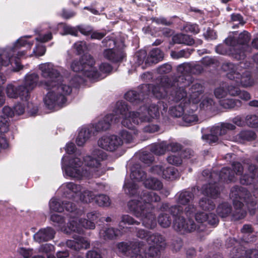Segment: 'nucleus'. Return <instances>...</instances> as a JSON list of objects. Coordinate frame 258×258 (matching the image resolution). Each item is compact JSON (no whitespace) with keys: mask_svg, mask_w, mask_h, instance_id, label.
<instances>
[{"mask_svg":"<svg viewBox=\"0 0 258 258\" xmlns=\"http://www.w3.org/2000/svg\"><path fill=\"white\" fill-rule=\"evenodd\" d=\"M41 76L45 80L39 85L49 90L43 99L46 106L50 109H57L67 101L66 96L72 92V87L68 82L62 81V77L57 67L50 62L39 65Z\"/></svg>","mask_w":258,"mask_h":258,"instance_id":"1","label":"nucleus"},{"mask_svg":"<svg viewBox=\"0 0 258 258\" xmlns=\"http://www.w3.org/2000/svg\"><path fill=\"white\" fill-rule=\"evenodd\" d=\"M105 153L99 150L94 151L91 155L84 158L85 166L88 170L81 168L82 162L78 157L72 158L64 156L61 160L62 169L65 175L70 178L81 179L84 177H90L91 175L99 176L103 174L105 169L102 167L101 161L106 158Z\"/></svg>","mask_w":258,"mask_h":258,"instance_id":"2","label":"nucleus"},{"mask_svg":"<svg viewBox=\"0 0 258 258\" xmlns=\"http://www.w3.org/2000/svg\"><path fill=\"white\" fill-rule=\"evenodd\" d=\"M163 107V110L166 111L167 105L161 102L157 105L152 104L148 108L145 106L141 107L137 111H129L127 105L123 103L118 105L119 112L124 115L121 121L124 126L134 130L135 125L143 122H151L159 116V108Z\"/></svg>","mask_w":258,"mask_h":258,"instance_id":"3","label":"nucleus"},{"mask_svg":"<svg viewBox=\"0 0 258 258\" xmlns=\"http://www.w3.org/2000/svg\"><path fill=\"white\" fill-rule=\"evenodd\" d=\"M160 197L154 192L144 193L140 197H136L128 203V207L136 217L140 218L144 226L153 228L156 225L155 215L151 212V203L160 200Z\"/></svg>","mask_w":258,"mask_h":258,"instance_id":"4","label":"nucleus"},{"mask_svg":"<svg viewBox=\"0 0 258 258\" xmlns=\"http://www.w3.org/2000/svg\"><path fill=\"white\" fill-rule=\"evenodd\" d=\"M29 37H21L15 43L13 46L0 49V70L9 64H11L12 70L15 72L22 68L18 59L22 58L26 54L25 50L22 48L26 47V49H30L33 45V42L27 40ZM6 81V77L0 73V86L4 84Z\"/></svg>","mask_w":258,"mask_h":258,"instance_id":"5","label":"nucleus"},{"mask_svg":"<svg viewBox=\"0 0 258 258\" xmlns=\"http://www.w3.org/2000/svg\"><path fill=\"white\" fill-rule=\"evenodd\" d=\"M64 208L71 213L69 215V222L67 226L63 225L64 220L62 217L57 214H53L50 219L53 222L56 223L60 227L61 231L67 233L72 231L81 233L83 231V228L93 229L95 228L94 222L91 221H86L80 218L83 212L80 210L76 209L75 206L72 203H66Z\"/></svg>","mask_w":258,"mask_h":258,"instance_id":"6","label":"nucleus"},{"mask_svg":"<svg viewBox=\"0 0 258 258\" xmlns=\"http://www.w3.org/2000/svg\"><path fill=\"white\" fill-rule=\"evenodd\" d=\"M191 70L189 63H183L177 68V71L182 75L179 77L178 82L179 83V88L172 94L173 100L177 104L169 109L170 114L175 117H180L183 114V106L187 103V94L185 87L188 86L191 82V77L188 74Z\"/></svg>","mask_w":258,"mask_h":258,"instance_id":"7","label":"nucleus"},{"mask_svg":"<svg viewBox=\"0 0 258 258\" xmlns=\"http://www.w3.org/2000/svg\"><path fill=\"white\" fill-rule=\"evenodd\" d=\"M94 64L93 57L90 55L86 54L81 60H74L71 64V68L74 72H79L94 81L102 79L104 78L101 77L102 74H107L112 71V67L109 63H102L99 67V72L94 67Z\"/></svg>","mask_w":258,"mask_h":258,"instance_id":"8","label":"nucleus"},{"mask_svg":"<svg viewBox=\"0 0 258 258\" xmlns=\"http://www.w3.org/2000/svg\"><path fill=\"white\" fill-rule=\"evenodd\" d=\"M223 69L227 72V77L230 80H235L237 85L247 87L254 84L253 80L251 78L248 72L245 71L240 75L236 71L237 68L233 64L229 63L223 65Z\"/></svg>","mask_w":258,"mask_h":258,"instance_id":"9","label":"nucleus"},{"mask_svg":"<svg viewBox=\"0 0 258 258\" xmlns=\"http://www.w3.org/2000/svg\"><path fill=\"white\" fill-rule=\"evenodd\" d=\"M177 206L172 207L169 209V211L173 216L180 214L183 209L181 205L184 206V213L187 217H190L196 210L192 205L189 204L187 206L186 204L192 199V195L191 192L188 191H182L177 196Z\"/></svg>","mask_w":258,"mask_h":258,"instance_id":"10","label":"nucleus"},{"mask_svg":"<svg viewBox=\"0 0 258 258\" xmlns=\"http://www.w3.org/2000/svg\"><path fill=\"white\" fill-rule=\"evenodd\" d=\"M121 103H123L118 102L116 104V107L114 110V113L107 115L102 120L99 121L97 123L93 124L89 127L90 130H92V133L93 134H95V132L108 129L111 124L118 121L119 115H121L122 119H123L124 115H123L119 112L118 109V105Z\"/></svg>","mask_w":258,"mask_h":258,"instance_id":"11","label":"nucleus"},{"mask_svg":"<svg viewBox=\"0 0 258 258\" xmlns=\"http://www.w3.org/2000/svg\"><path fill=\"white\" fill-rule=\"evenodd\" d=\"M145 176L144 171L142 169L132 170L130 179L125 181L123 186L124 192L130 195L136 194L138 187L136 182L143 180Z\"/></svg>","mask_w":258,"mask_h":258,"instance_id":"12","label":"nucleus"},{"mask_svg":"<svg viewBox=\"0 0 258 258\" xmlns=\"http://www.w3.org/2000/svg\"><path fill=\"white\" fill-rule=\"evenodd\" d=\"M147 242L150 245L148 251L145 252L144 258H154L158 255L160 250L164 247L165 243L163 238L160 235H153L147 239Z\"/></svg>","mask_w":258,"mask_h":258,"instance_id":"13","label":"nucleus"},{"mask_svg":"<svg viewBox=\"0 0 258 258\" xmlns=\"http://www.w3.org/2000/svg\"><path fill=\"white\" fill-rule=\"evenodd\" d=\"M172 85L168 78H162L161 84L159 85L153 86L152 85H145V89H148L150 92L152 91V94L157 98H163L166 96L167 92L170 90Z\"/></svg>","mask_w":258,"mask_h":258,"instance_id":"14","label":"nucleus"},{"mask_svg":"<svg viewBox=\"0 0 258 258\" xmlns=\"http://www.w3.org/2000/svg\"><path fill=\"white\" fill-rule=\"evenodd\" d=\"M235 126L230 123H223L220 126H214L211 129V133L203 136V139L210 144L215 143L218 141V136L223 135L228 130H233Z\"/></svg>","mask_w":258,"mask_h":258,"instance_id":"15","label":"nucleus"},{"mask_svg":"<svg viewBox=\"0 0 258 258\" xmlns=\"http://www.w3.org/2000/svg\"><path fill=\"white\" fill-rule=\"evenodd\" d=\"M98 145L100 148L111 152L120 147L122 145V141L115 135L104 136L99 139Z\"/></svg>","mask_w":258,"mask_h":258,"instance_id":"16","label":"nucleus"},{"mask_svg":"<svg viewBox=\"0 0 258 258\" xmlns=\"http://www.w3.org/2000/svg\"><path fill=\"white\" fill-rule=\"evenodd\" d=\"M5 92L8 98L11 99L20 98L22 100H27L28 91L22 85L16 86L12 83L8 84L5 88Z\"/></svg>","mask_w":258,"mask_h":258,"instance_id":"17","label":"nucleus"},{"mask_svg":"<svg viewBox=\"0 0 258 258\" xmlns=\"http://www.w3.org/2000/svg\"><path fill=\"white\" fill-rule=\"evenodd\" d=\"M151 172L162 176L163 178L173 180L177 178L178 173L176 169L173 167H165L161 165H156L152 167Z\"/></svg>","mask_w":258,"mask_h":258,"instance_id":"18","label":"nucleus"},{"mask_svg":"<svg viewBox=\"0 0 258 258\" xmlns=\"http://www.w3.org/2000/svg\"><path fill=\"white\" fill-rule=\"evenodd\" d=\"M82 189V187L73 182H67L62 184L59 188L58 191L69 198L78 197L79 192Z\"/></svg>","mask_w":258,"mask_h":258,"instance_id":"19","label":"nucleus"},{"mask_svg":"<svg viewBox=\"0 0 258 258\" xmlns=\"http://www.w3.org/2000/svg\"><path fill=\"white\" fill-rule=\"evenodd\" d=\"M174 229L182 233L190 232L196 229V225L192 220L190 219L186 221L183 217L176 218L173 222Z\"/></svg>","mask_w":258,"mask_h":258,"instance_id":"20","label":"nucleus"},{"mask_svg":"<svg viewBox=\"0 0 258 258\" xmlns=\"http://www.w3.org/2000/svg\"><path fill=\"white\" fill-rule=\"evenodd\" d=\"M238 92V88L234 86L232 84L223 83L217 88L214 94L215 96L219 99L225 97L228 94L231 96H236Z\"/></svg>","mask_w":258,"mask_h":258,"instance_id":"21","label":"nucleus"},{"mask_svg":"<svg viewBox=\"0 0 258 258\" xmlns=\"http://www.w3.org/2000/svg\"><path fill=\"white\" fill-rule=\"evenodd\" d=\"M54 234L55 232L51 228L47 227L39 230L34 235L33 238L35 241L40 243L52 239Z\"/></svg>","mask_w":258,"mask_h":258,"instance_id":"22","label":"nucleus"},{"mask_svg":"<svg viewBox=\"0 0 258 258\" xmlns=\"http://www.w3.org/2000/svg\"><path fill=\"white\" fill-rule=\"evenodd\" d=\"M74 240H68L66 242L67 245L71 249L79 250L81 248L86 249L89 246V243L85 239L79 236L74 237Z\"/></svg>","mask_w":258,"mask_h":258,"instance_id":"23","label":"nucleus"},{"mask_svg":"<svg viewBox=\"0 0 258 258\" xmlns=\"http://www.w3.org/2000/svg\"><path fill=\"white\" fill-rule=\"evenodd\" d=\"M39 76L37 74L32 73L26 75L24 85L25 89L28 91V98L29 97L30 92L36 86L38 82Z\"/></svg>","mask_w":258,"mask_h":258,"instance_id":"24","label":"nucleus"},{"mask_svg":"<svg viewBox=\"0 0 258 258\" xmlns=\"http://www.w3.org/2000/svg\"><path fill=\"white\" fill-rule=\"evenodd\" d=\"M195 219L198 222L201 223L207 221L211 225H215L218 222V219L216 215L212 213L208 214L205 212L197 213Z\"/></svg>","mask_w":258,"mask_h":258,"instance_id":"25","label":"nucleus"},{"mask_svg":"<svg viewBox=\"0 0 258 258\" xmlns=\"http://www.w3.org/2000/svg\"><path fill=\"white\" fill-rule=\"evenodd\" d=\"M103 55L105 58L113 61H119L124 56L123 52L117 49H107L104 50Z\"/></svg>","mask_w":258,"mask_h":258,"instance_id":"26","label":"nucleus"},{"mask_svg":"<svg viewBox=\"0 0 258 258\" xmlns=\"http://www.w3.org/2000/svg\"><path fill=\"white\" fill-rule=\"evenodd\" d=\"M203 91V86L199 83H195L192 85L188 92L189 101H192L194 103L198 102V98L202 93Z\"/></svg>","mask_w":258,"mask_h":258,"instance_id":"27","label":"nucleus"},{"mask_svg":"<svg viewBox=\"0 0 258 258\" xmlns=\"http://www.w3.org/2000/svg\"><path fill=\"white\" fill-rule=\"evenodd\" d=\"M91 133H92V130H90V127L81 128L76 139L77 145L79 146H83L90 138Z\"/></svg>","mask_w":258,"mask_h":258,"instance_id":"28","label":"nucleus"},{"mask_svg":"<svg viewBox=\"0 0 258 258\" xmlns=\"http://www.w3.org/2000/svg\"><path fill=\"white\" fill-rule=\"evenodd\" d=\"M164 57L163 53L158 48H155L152 50L147 58L146 60V63H156L161 60Z\"/></svg>","mask_w":258,"mask_h":258,"instance_id":"29","label":"nucleus"},{"mask_svg":"<svg viewBox=\"0 0 258 258\" xmlns=\"http://www.w3.org/2000/svg\"><path fill=\"white\" fill-rule=\"evenodd\" d=\"M202 191L204 195L210 196L213 198H216L219 194L217 186L211 183L209 185H204L202 187Z\"/></svg>","mask_w":258,"mask_h":258,"instance_id":"30","label":"nucleus"},{"mask_svg":"<svg viewBox=\"0 0 258 258\" xmlns=\"http://www.w3.org/2000/svg\"><path fill=\"white\" fill-rule=\"evenodd\" d=\"M145 186L148 188L154 190H159L162 188L163 185L160 181L155 178H149L144 182Z\"/></svg>","mask_w":258,"mask_h":258,"instance_id":"31","label":"nucleus"},{"mask_svg":"<svg viewBox=\"0 0 258 258\" xmlns=\"http://www.w3.org/2000/svg\"><path fill=\"white\" fill-rule=\"evenodd\" d=\"M79 200L84 203H90L95 199L94 195L90 191L85 189L82 187V189L78 195Z\"/></svg>","mask_w":258,"mask_h":258,"instance_id":"32","label":"nucleus"},{"mask_svg":"<svg viewBox=\"0 0 258 258\" xmlns=\"http://www.w3.org/2000/svg\"><path fill=\"white\" fill-rule=\"evenodd\" d=\"M10 120L4 117L3 115L0 116V139H4L7 142V141L3 134L7 133L9 130Z\"/></svg>","mask_w":258,"mask_h":258,"instance_id":"33","label":"nucleus"},{"mask_svg":"<svg viewBox=\"0 0 258 258\" xmlns=\"http://www.w3.org/2000/svg\"><path fill=\"white\" fill-rule=\"evenodd\" d=\"M167 144L163 141L159 143H155L152 145L151 151L155 154H163L167 151Z\"/></svg>","mask_w":258,"mask_h":258,"instance_id":"34","label":"nucleus"},{"mask_svg":"<svg viewBox=\"0 0 258 258\" xmlns=\"http://www.w3.org/2000/svg\"><path fill=\"white\" fill-rule=\"evenodd\" d=\"M173 40L176 43H184L187 45H191L195 43L194 40L189 36L181 34L175 36Z\"/></svg>","mask_w":258,"mask_h":258,"instance_id":"35","label":"nucleus"},{"mask_svg":"<svg viewBox=\"0 0 258 258\" xmlns=\"http://www.w3.org/2000/svg\"><path fill=\"white\" fill-rule=\"evenodd\" d=\"M138 132L137 131H134L133 134L131 132L123 130L120 133V137L121 138V140L122 141V143H130L133 142L135 136L137 135Z\"/></svg>","mask_w":258,"mask_h":258,"instance_id":"36","label":"nucleus"},{"mask_svg":"<svg viewBox=\"0 0 258 258\" xmlns=\"http://www.w3.org/2000/svg\"><path fill=\"white\" fill-rule=\"evenodd\" d=\"M121 233L120 230H115L112 228H108L105 230H101L100 232L101 236H102L104 239H111Z\"/></svg>","mask_w":258,"mask_h":258,"instance_id":"37","label":"nucleus"},{"mask_svg":"<svg viewBox=\"0 0 258 258\" xmlns=\"http://www.w3.org/2000/svg\"><path fill=\"white\" fill-rule=\"evenodd\" d=\"M250 170L252 171V175L250 177H247L244 175L240 177V182L243 184H248L251 183L252 179L255 176H258V168H255L254 166H250Z\"/></svg>","mask_w":258,"mask_h":258,"instance_id":"38","label":"nucleus"},{"mask_svg":"<svg viewBox=\"0 0 258 258\" xmlns=\"http://www.w3.org/2000/svg\"><path fill=\"white\" fill-rule=\"evenodd\" d=\"M231 211V207L226 203L220 205L217 209V213L222 218L228 216Z\"/></svg>","mask_w":258,"mask_h":258,"instance_id":"39","label":"nucleus"},{"mask_svg":"<svg viewBox=\"0 0 258 258\" xmlns=\"http://www.w3.org/2000/svg\"><path fill=\"white\" fill-rule=\"evenodd\" d=\"M183 120L184 122L185 125H188L192 124L195 122H198V119L197 116L192 112L185 113L182 117Z\"/></svg>","mask_w":258,"mask_h":258,"instance_id":"40","label":"nucleus"},{"mask_svg":"<svg viewBox=\"0 0 258 258\" xmlns=\"http://www.w3.org/2000/svg\"><path fill=\"white\" fill-rule=\"evenodd\" d=\"M255 138V133L251 131H244L238 135L237 141L241 142L243 140H252Z\"/></svg>","mask_w":258,"mask_h":258,"instance_id":"41","label":"nucleus"},{"mask_svg":"<svg viewBox=\"0 0 258 258\" xmlns=\"http://www.w3.org/2000/svg\"><path fill=\"white\" fill-rule=\"evenodd\" d=\"M239 39H240V42L242 44V45L241 46H236V49L240 48L243 50L248 47L247 43L249 41V34L247 32L244 31L241 33L239 36Z\"/></svg>","mask_w":258,"mask_h":258,"instance_id":"42","label":"nucleus"},{"mask_svg":"<svg viewBox=\"0 0 258 258\" xmlns=\"http://www.w3.org/2000/svg\"><path fill=\"white\" fill-rule=\"evenodd\" d=\"M171 219L166 213L161 214L158 217V223L160 225L164 228L169 227L171 224Z\"/></svg>","mask_w":258,"mask_h":258,"instance_id":"43","label":"nucleus"},{"mask_svg":"<svg viewBox=\"0 0 258 258\" xmlns=\"http://www.w3.org/2000/svg\"><path fill=\"white\" fill-rule=\"evenodd\" d=\"M95 202L100 206L107 207L110 204L109 197L104 195H100L95 197Z\"/></svg>","mask_w":258,"mask_h":258,"instance_id":"44","label":"nucleus"},{"mask_svg":"<svg viewBox=\"0 0 258 258\" xmlns=\"http://www.w3.org/2000/svg\"><path fill=\"white\" fill-rule=\"evenodd\" d=\"M49 208L50 210L55 212H61L63 210L62 207L58 200L52 198L49 202Z\"/></svg>","mask_w":258,"mask_h":258,"instance_id":"45","label":"nucleus"},{"mask_svg":"<svg viewBox=\"0 0 258 258\" xmlns=\"http://www.w3.org/2000/svg\"><path fill=\"white\" fill-rule=\"evenodd\" d=\"M136 223V221L132 217L128 215H124L121 218V220L119 224L120 229L127 228L126 225H132Z\"/></svg>","mask_w":258,"mask_h":258,"instance_id":"46","label":"nucleus"},{"mask_svg":"<svg viewBox=\"0 0 258 258\" xmlns=\"http://www.w3.org/2000/svg\"><path fill=\"white\" fill-rule=\"evenodd\" d=\"M144 252L143 245L139 243L138 247H135L132 250L131 258H144L142 253Z\"/></svg>","mask_w":258,"mask_h":258,"instance_id":"47","label":"nucleus"},{"mask_svg":"<svg viewBox=\"0 0 258 258\" xmlns=\"http://www.w3.org/2000/svg\"><path fill=\"white\" fill-rule=\"evenodd\" d=\"M200 207L203 210L210 211L214 209L215 206L209 199H202L199 202Z\"/></svg>","mask_w":258,"mask_h":258,"instance_id":"48","label":"nucleus"},{"mask_svg":"<svg viewBox=\"0 0 258 258\" xmlns=\"http://www.w3.org/2000/svg\"><path fill=\"white\" fill-rule=\"evenodd\" d=\"M190 54L188 50H181L179 51H172L171 56L174 59H178L181 57H188Z\"/></svg>","mask_w":258,"mask_h":258,"instance_id":"49","label":"nucleus"},{"mask_svg":"<svg viewBox=\"0 0 258 258\" xmlns=\"http://www.w3.org/2000/svg\"><path fill=\"white\" fill-rule=\"evenodd\" d=\"M246 124L253 127L258 126V117L255 115H248L246 117Z\"/></svg>","mask_w":258,"mask_h":258,"instance_id":"50","label":"nucleus"},{"mask_svg":"<svg viewBox=\"0 0 258 258\" xmlns=\"http://www.w3.org/2000/svg\"><path fill=\"white\" fill-rule=\"evenodd\" d=\"M52 34L51 32L45 33L41 31L38 34V37L36 38V40L41 42H46L52 38Z\"/></svg>","mask_w":258,"mask_h":258,"instance_id":"51","label":"nucleus"},{"mask_svg":"<svg viewBox=\"0 0 258 258\" xmlns=\"http://www.w3.org/2000/svg\"><path fill=\"white\" fill-rule=\"evenodd\" d=\"M167 160L169 163L175 165H179L182 162V159L179 155L173 154L169 156L167 158Z\"/></svg>","mask_w":258,"mask_h":258,"instance_id":"52","label":"nucleus"},{"mask_svg":"<svg viewBox=\"0 0 258 258\" xmlns=\"http://www.w3.org/2000/svg\"><path fill=\"white\" fill-rule=\"evenodd\" d=\"M181 146L177 143H171L167 145V151H171L173 154L179 155Z\"/></svg>","mask_w":258,"mask_h":258,"instance_id":"53","label":"nucleus"},{"mask_svg":"<svg viewBox=\"0 0 258 258\" xmlns=\"http://www.w3.org/2000/svg\"><path fill=\"white\" fill-rule=\"evenodd\" d=\"M139 95L136 91L132 90L125 94V98L128 101L134 102L138 100Z\"/></svg>","mask_w":258,"mask_h":258,"instance_id":"54","label":"nucleus"},{"mask_svg":"<svg viewBox=\"0 0 258 258\" xmlns=\"http://www.w3.org/2000/svg\"><path fill=\"white\" fill-rule=\"evenodd\" d=\"M46 49L43 45H37L33 51V55L36 56H42L44 54ZM32 56V54L31 55Z\"/></svg>","mask_w":258,"mask_h":258,"instance_id":"55","label":"nucleus"},{"mask_svg":"<svg viewBox=\"0 0 258 258\" xmlns=\"http://www.w3.org/2000/svg\"><path fill=\"white\" fill-rule=\"evenodd\" d=\"M15 114V111L10 107L5 106L2 110V115L6 118L9 119L10 117H12Z\"/></svg>","mask_w":258,"mask_h":258,"instance_id":"56","label":"nucleus"},{"mask_svg":"<svg viewBox=\"0 0 258 258\" xmlns=\"http://www.w3.org/2000/svg\"><path fill=\"white\" fill-rule=\"evenodd\" d=\"M221 105L225 108L230 109L236 106L235 101L232 99H226L220 101Z\"/></svg>","mask_w":258,"mask_h":258,"instance_id":"57","label":"nucleus"},{"mask_svg":"<svg viewBox=\"0 0 258 258\" xmlns=\"http://www.w3.org/2000/svg\"><path fill=\"white\" fill-rule=\"evenodd\" d=\"M220 176L221 179L223 178L225 179L227 178L230 180H233V174L231 173L230 170L227 168H224L222 169L220 172Z\"/></svg>","mask_w":258,"mask_h":258,"instance_id":"58","label":"nucleus"},{"mask_svg":"<svg viewBox=\"0 0 258 258\" xmlns=\"http://www.w3.org/2000/svg\"><path fill=\"white\" fill-rule=\"evenodd\" d=\"M54 250V246L51 244L46 243L40 246L39 251L47 254Z\"/></svg>","mask_w":258,"mask_h":258,"instance_id":"59","label":"nucleus"},{"mask_svg":"<svg viewBox=\"0 0 258 258\" xmlns=\"http://www.w3.org/2000/svg\"><path fill=\"white\" fill-rule=\"evenodd\" d=\"M18 251L24 258H29L33 254V250L31 249L21 247L19 249Z\"/></svg>","mask_w":258,"mask_h":258,"instance_id":"60","label":"nucleus"},{"mask_svg":"<svg viewBox=\"0 0 258 258\" xmlns=\"http://www.w3.org/2000/svg\"><path fill=\"white\" fill-rule=\"evenodd\" d=\"M184 28L186 32L194 33H198L199 32V27L196 24H187Z\"/></svg>","mask_w":258,"mask_h":258,"instance_id":"61","label":"nucleus"},{"mask_svg":"<svg viewBox=\"0 0 258 258\" xmlns=\"http://www.w3.org/2000/svg\"><path fill=\"white\" fill-rule=\"evenodd\" d=\"M74 47L79 53L83 52L87 48L86 43L84 41L76 42L74 44Z\"/></svg>","mask_w":258,"mask_h":258,"instance_id":"62","label":"nucleus"},{"mask_svg":"<svg viewBox=\"0 0 258 258\" xmlns=\"http://www.w3.org/2000/svg\"><path fill=\"white\" fill-rule=\"evenodd\" d=\"M159 130V126L156 124H149L144 128L145 132L153 133Z\"/></svg>","mask_w":258,"mask_h":258,"instance_id":"63","label":"nucleus"},{"mask_svg":"<svg viewBox=\"0 0 258 258\" xmlns=\"http://www.w3.org/2000/svg\"><path fill=\"white\" fill-rule=\"evenodd\" d=\"M80 32L85 35H88L92 33V29L91 27L88 26H82L78 27Z\"/></svg>","mask_w":258,"mask_h":258,"instance_id":"64","label":"nucleus"}]
</instances>
